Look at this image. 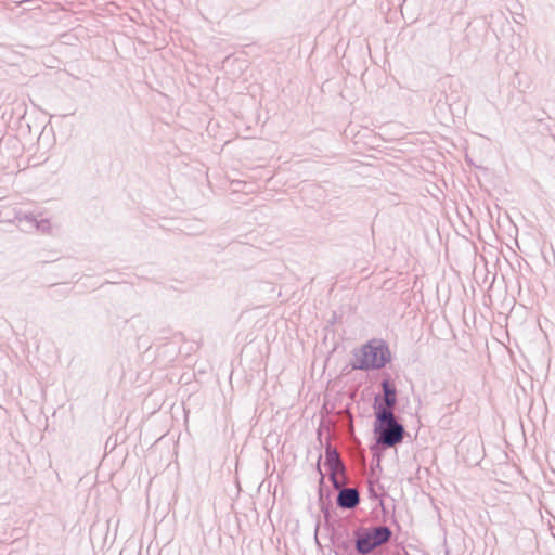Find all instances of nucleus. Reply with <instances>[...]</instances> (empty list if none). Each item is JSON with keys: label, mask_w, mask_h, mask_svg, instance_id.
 <instances>
[{"label": "nucleus", "mask_w": 555, "mask_h": 555, "mask_svg": "<svg viewBox=\"0 0 555 555\" xmlns=\"http://www.w3.org/2000/svg\"><path fill=\"white\" fill-rule=\"evenodd\" d=\"M391 359L387 344L382 339H372L363 345L354 356L353 369L374 370L384 367Z\"/></svg>", "instance_id": "f257e3e1"}, {"label": "nucleus", "mask_w": 555, "mask_h": 555, "mask_svg": "<svg viewBox=\"0 0 555 555\" xmlns=\"http://www.w3.org/2000/svg\"><path fill=\"white\" fill-rule=\"evenodd\" d=\"M376 416L378 422L377 429L387 425V428L382 430L378 442L389 447L401 442L403 438V427L396 422L392 411L378 409Z\"/></svg>", "instance_id": "f03ea898"}, {"label": "nucleus", "mask_w": 555, "mask_h": 555, "mask_svg": "<svg viewBox=\"0 0 555 555\" xmlns=\"http://www.w3.org/2000/svg\"><path fill=\"white\" fill-rule=\"evenodd\" d=\"M390 530L386 527H377L364 531L357 540V548L366 554L375 547L386 543L390 538Z\"/></svg>", "instance_id": "7ed1b4c3"}, {"label": "nucleus", "mask_w": 555, "mask_h": 555, "mask_svg": "<svg viewBox=\"0 0 555 555\" xmlns=\"http://www.w3.org/2000/svg\"><path fill=\"white\" fill-rule=\"evenodd\" d=\"M325 466H327L331 479L336 488H339L345 482L344 466L338 459L336 452L327 451Z\"/></svg>", "instance_id": "20e7f679"}, {"label": "nucleus", "mask_w": 555, "mask_h": 555, "mask_svg": "<svg viewBox=\"0 0 555 555\" xmlns=\"http://www.w3.org/2000/svg\"><path fill=\"white\" fill-rule=\"evenodd\" d=\"M338 504L341 507L352 508L359 503V494L356 489H344L338 495Z\"/></svg>", "instance_id": "39448f33"}, {"label": "nucleus", "mask_w": 555, "mask_h": 555, "mask_svg": "<svg viewBox=\"0 0 555 555\" xmlns=\"http://www.w3.org/2000/svg\"><path fill=\"white\" fill-rule=\"evenodd\" d=\"M383 389H384V401H385V410H390L396 403V388L392 384L389 382L383 383Z\"/></svg>", "instance_id": "423d86ee"}]
</instances>
